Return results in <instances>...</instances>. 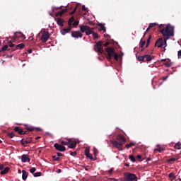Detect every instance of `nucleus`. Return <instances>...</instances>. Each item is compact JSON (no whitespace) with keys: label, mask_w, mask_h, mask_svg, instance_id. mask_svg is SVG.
I'll return each mask as SVG.
<instances>
[{"label":"nucleus","mask_w":181,"mask_h":181,"mask_svg":"<svg viewBox=\"0 0 181 181\" xmlns=\"http://www.w3.org/2000/svg\"><path fill=\"white\" fill-rule=\"evenodd\" d=\"M21 160L23 163H30V158H29V156L26 155V154H23L22 155V158H21Z\"/></svg>","instance_id":"14"},{"label":"nucleus","mask_w":181,"mask_h":181,"mask_svg":"<svg viewBox=\"0 0 181 181\" xmlns=\"http://www.w3.org/2000/svg\"><path fill=\"white\" fill-rule=\"evenodd\" d=\"M25 47V45L24 44L21 43V44H18V45H16V49H23Z\"/></svg>","instance_id":"30"},{"label":"nucleus","mask_w":181,"mask_h":181,"mask_svg":"<svg viewBox=\"0 0 181 181\" xmlns=\"http://www.w3.org/2000/svg\"><path fill=\"white\" fill-rule=\"evenodd\" d=\"M25 129L29 132H33V131H36V132H40V131H42L40 127H35L33 126H28V125H25Z\"/></svg>","instance_id":"9"},{"label":"nucleus","mask_w":181,"mask_h":181,"mask_svg":"<svg viewBox=\"0 0 181 181\" xmlns=\"http://www.w3.org/2000/svg\"><path fill=\"white\" fill-rule=\"evenodd\" d=\"M169 78V75H167L165 76H163V81H166V79Z\"/></svg>","instance_id":"51"},{"label":"nucleus","mask_w":181,"mask_h":181,"mask_svg":"<svg viewBox=\"0 0 181 181\" xmlns=\"http://www.w3.org/2000/svg\"><path fill=\"white\" fill-rule=\"evenodd\" d=\"M151 39H152V35H150L148 36V39L147 40V42H146V48H148L149 47V45H150L151 41Z\"/></svg>","instance_id":"26"},{"label":"nucleus","mask_w":181,"mask_h":181,"mask_svg":"<svg viewBox=\"0 0 181 181\" xmlns=\"http://www.w3.org/2000/svg\"><path fill=\"white\" fill-rule=\"evenodd\" d=\"M49 37H50V35L49 32H43L40 40L42 42V43H45L46 42L48 41Z\"/></svg>","instance_id":"8"},{"label":"nucleus","mask_w":181,"mask_h":181,"mask_svg":"<svg viewBox=\"0 0 181 181\" xmlns=\"http://www.w3.org/2000/svg\"><path fill=\"white\" fill-rule=\"evenodd\" d=\"M8 47L13 49L16 47V45L13 44L11 41H8Z\"/></svg>","instance_id":"40"},{"label":"nucleus","mask_w":181,"mask_h":181,"mask_svg":"<svg viewBox=\"0 0 181 181\" xmlns=\"http://www.w3.org/2000/svg\"><path fill=\"white\" fill-rule=\"evenodd\" d=\"M168 177L175 179L176 176L175 175L174 173H170V174L168 175Z\"/></svg>","instance_id":"39"},{"label":"nucleus","mask_w":181,"mask_h":181,"mask_svg":"<svg viewBox=\"0 0 181 181\" xmlns=\"http://www.w3.org/2000/svg\"><path fill=\"white\" fill-rule=\"evenodd\" d=\"M80 31L81 33H86V35H90L93 34V36L94 38L97 39L98 38L99 35L97 33L93 32L94 28H91L89 26L87 25H79Z\"/></svg>","instance_id":"3"},{"label":"nucleus","mask_w":181,"mask_h":181,"mask_svg":"<svg viewBox=\"0 0 181 181\" xmlns=\"http://www.w3.org/2000/svg\"><path fill=\"white\" fill-rule=\"evenodd\" d=\"M16 49H16V46H14L13 47V49H8V51H10V50H12V51H16Z\"/></svg>","instance_id":"52"},{"label":"nucleus","mask_w":181,"mask_h":181,"mask_svg":"<svg viewBox=\"0 0 181 181\" xmlns=\"http://www.w3.org/2000/svg\"><path fill=\"white\" fill-rule=\"evenodd\" d=\"M124 179L126 181H137L136 175L132 173H127L124 175Z\"/></svg>","instance_id":"6"},{"label":"nucleus","mask_w":181,"mask_h":181,"mask_svg":"<svg viewBox=\"0 0 181 181\" xmlns=\"http://www.w3.org/2000/svg\"><path fill=\"white\" fill-rule=\"evenodd\" d=\"M129 158L132 162H136V158L133 155L129 156Z\"/></svg>","instance_id":"35"},{"label":"nucleus","mask_w":181,"mask_h":181,"mask_svg":"<svg viewBox=\"0 0 181 181\" xmlns=\"http://www.w3.org/2000/svg\"><path fill=\"white\" fill-rule=\"evenodd\" d=\"M109 45H110V42H106L103 45V47H108Z\"/></svg>","instance_id":"55"},{"label":"nucleus","mask_w":181,"mask_h":181,"mask_svg":"<svg viewBox=\"0 0 181 181\" xmlns=\"http://www.w3.org/2000/svg\"><path fill=\"white\" fill-rule=\"evenodd\" d=\"M4 169V164H0V170H3Z\"/></svg>","instance_id":"53"},{"label":"nucleus","mask_w":181,"mask_h":181,"mask_svg":"<svg viewBox=\"0 0 181 181\" xmlns=\"http://www.w3.org/2000/svg\"><path fill=\"white\" fill-rule=\"evenodd\" d=\"M66 12V10H62L61 11H59L55 16L57 17L59 16H62Z\"/></svg>","instance_id":"29"},{"label":"nucleus","mask_w":181,"mask_h":181,"mask_svg":"<svg viewBox=\"0 0 181 181\" xmlns=\"http://www.w3.org/2000/svg\"><path fill=\"white\" fill-rule=\"evenodd\" d=\"M71 31V28H64L61 30V33L62 35H65L66 33H69Z\"/></svg>","instance_id":"19"},{"label":"nucleus","mask_w":181,"mask_h":181,"mask_svg":"<svg viewBox=\"0 0 181 181\" xmlns=\"http://www.w3.org/2000/svg\"><path fill=\"white\" fill-rule=\"evenodd\" d=\"M9 170H10L9 167H5V168L1 171L0 174L6 175V173H8L9 172Z\"/></svg>","instance_id":"23"},{"label":"nucleus","mask_w":181,"mask_h":181,"mask_svg":"<svg viewBox=\"0 0 181 181\" xmlns=\"http://www.w3.org/2000/svg\"><path fill=\"white\" fill-rule=\"evenodd\" d=\"M74 21H75V18H74L73 16H72L71 18H69V21H68V25H69V27H71L72 23H73V22H74Z\"/></svg>","instance_id":"24"},{"label":"nucleus","mask_w":181,"mask_h":181,"mask_svg":"<svg viewBox=\"0 0 181 181\" xmlns=\"http://www.w3.org/2000/svg\"><path fill=\"white\" fill-rule=\"evenodd\" d=\"M21 144L24 147L28 146V144H32V137L26 138L25 140V139H22V140L21 141Z\"/></svg>","instance_id":"10"},{"label":"nucleus","mask_w":181,"mask_h":181,"mask_svg":"<svg viewBox=\"0 0 181 181\" xmlns=\"http://www.w3.org/2000/svg\"><path fill=\"white\" fill-rule=\"evenodd\" d=\"M138 60H139V62H146L145 61V55L139 56L138 57Z\"/></svg>","instance_id":"33"},{"label":"nucleus","mask_w":181,"mask_h":181,"mask_svg":"<svg viewBox=\"0 0 181 181\" xmlns=\"http://www.w3.org/2000/svg\"><path fill=\"white\" fill-rule=\"evenodd\" d=\"M136 145L135 143H129V144H127L125 145V147L127 148V149H129V148H131L132 146H134Z\"/></svg>","instance_id":"31"},{"label":"nucleus","mask_w":181,"mask_h":181,"mask_svg":"<svg viewBox=\"0 0 181 181\" xmlns=\"http://www.w3.org/2000/svg\"><path fill=\"white\" fill-rule=\"evenodd\" d=\"M71 36L74 38H81L83 37V35L80 31H74L71 33Z\"/></svg>","instance_id":"13"},{"label":"nucleus","mask_w":181,"mask_h":181,"mask_svg":"<svg viewBox=\"0 0 181 181\" xmlns=\"http://www.w3.org/2000/svg\"><path fill=\"white\" fill-rule=\"evenodd\" d=\"M71 142V139H68L67 141H62L61 144L64 146H68Z\"/></svg>","instance_id":"28"},{"label":"nucleus","mask_w":181,"mask_h":181,"mask_svg":"<svg viewBox=\"0 0 181 181\" xmlns=\"http://www.w3.org/2000/svg\"><path fill=\"white\" fill-rule=\"evenodd\" d=\"M136 158H139V159H141L142 158L141 155H137Z\"/></svg>","instance_id":"59"},{"label":"nucleus","mask_w":181,"mask_h":181,"mask_svg":"<svg viewBox=\"0 0 181 181\" xmlns=\"http://www.w3.org/2000/svg\"><path fill=\"white\" fill-rule=\"evenodd\" d=\"M177 56H178V59H180V57H181V50L178 51Z\"/></svg>","instance_id":"57"},{"label":"nucleus","mask_w":181,"mask_h":181,"mask_svg":"<svg viewBox=\"0 0 181 181\" xmlns=\"http://www.w3.org/2000/svg\"><path fill=\"white\" fill-rule=\"evenodd\" d=\"M145 59H146V62H151L152 61L153 58L151 55H149L148 54H146V55H144Z\"/></svg>","instance_id":"25"},{"label":"nucleus","mask_w":181,"mask_h":181,"mask_svg":"<svg viewBox=\"0 0 181 181\" xmlns=\"http://www.w3.org/2000/svg\"><path fill=\"white\" fill-rule=\"evenodd\" d=\"M116 140L117 141L110 140L111 144H112L113 147H116L117 149H118L119 151H123L124 148H122V146L127 141L126 137L124 136L119 134L117 136Z\"/></svg>","instance_id":"2"},{"label":"nucleus","mask_w":181,"mask_h":181,"mask_svg":"<svg viewBox=\"0 0 181 181\" xmlns=\"http://www.w3.org/2000/svg\"><path fill=\"white\" fill-rule=\"evenodd\" d=\"M98 26H99V27L100 28V29H99V31L103 30V33H106L107 29H106V28L105 27V24L98 23Z\"/></svg>","instance_id":"20"},{"label":"nucleus","mask_w":181,"mask_h":181,"mask_svg":"<svg viewBox=\"0 0 181 181\" xmlns=\"http://www.w3.org/2000/svg\"><path fill=\"white\" fill-rule=\"evenodd\" d=\"M60 9L59 7H57L56 8V7H52V13H49V15L51 16H54V13L55 12V10H59Z\"/></svg>","instance_id":"32"},{"label":"nucleus","mask_w":181,"mask_h":181,"mask_svg":"<svg viewBox=\"0 0 181 181\" xmlns=\"http://www.w3.org/2000/svg\"><path fill=\"white\" fill-rule=\"evenodd\" d=\"M35 172H36V168H35V167H33V168H31V169L30 170V173H32V174L35 173Z\"/></svg>","instance_id":"47"},{"label":"nucleus","mask_w":181,"mask_h":181,"mask_svg":"<svg viewBox=\"0 0 181 181\" xmlns=\"http://www.w3.org/2000/svg\"><path fill=\"white\" fill-rule=\"evenodd\" d=\"M8 137H9L10 139H13V138L15 136L14 132H12L8 133Z\"/></svg>","instance_id":"41"},{"label":"nucleus","mask_w":181,"mask_h":181,"mask_svg":"<svg viewBox=\"0 0 181 181\" xmlns=\"http://www.w3.org/2000/svg\"><path fill=\"white\" fill-rule=\"evenodd\" d=\"M113 172H114V168H111V169L108 170V171H107L108 174H110V175H111Z\"/></svg>","instance_id":"50"},{"label":"nucleus","mask_w":181,"mask_h":181,"mask_svg":"<svg viewBox=\"0 0 181 181\" xmlns=\"http://www.w3.org/2000/svg\"><path fill=\"white\" fill-rule=\"evenodd\" d=\"M146 40H141L140 41V47L144 48V45H146Z\"/></svg>","instance_id":"34"},{"label":"nucleus","mask_w":181,"mask_h":181,"mask_svg":"<svg viewBox=\"0 0 181 181\" xmlns=\"http://www.w3.org/2000/svg\"><path fill=\"white\" fill-rule=\"evenodd\" d=\"M178 159H179L178 156H175V158H169V159L167 160V163H170V164H172V163H173L174 162L177 161Z\"/></svg>","instance_id":"18"},{"label":"nucleus","mask_w":181,"mask_h":181,"mask_svg":"<svg viewBox=\"0 0 181 181\" xmlns=\"http://www.w3.org/2000/svg\"><path fill=\"white\" fill-rule=\"evenodd\" d=\"M53 161H59L60 158L56 157V156H52Z\"/></svg>","instance_id":"44"},{"label":"nucleus","mask_w":181,"mask_h":181,"mask_svg":"<svg viewBox=\"0 0 181 181\" xmlns=\"http://www.w3.org/2000/svg\"><path fill=\"white\" fill-rule=\"evenodd\" d=\"M94 49L96 52L103 54L104 52L103 41L100 40L96 42V45L94 46Z\"/></svg>","instance_id":"5"},{"label":"nucleus","mask_w":181,"mask_h":181,"mask_svg":"<svg viewBox=\"0 0 181 181\" xmlns=\"http://www.w3.org/2000/svg\"><path fill=\"white\" fill-rule=\"evenodd\" d=\"M22 173H23V175H22L23 180H26L28 176V173L25 170H23Z\"/></svg>","instance_id":"21"},{"label":"nucleus","mask_w":181,"mask_h":181,"mask_svg":"<svg viewBox=\"0 0 181 181\" xmlns=\"http://www.w3.org/2000/svg\"><path fill=\"white\" fill-rule=\"evenodd\" d=\"M54 147L55 149H56L57 151H61V152H64V151H66V147L62 146V144L55 143V144H54Z\"/></svg>","instance_id":"11"},{"label":"nucleus","mask_w":181,"mask_h":181,"mask_svg":"<svg viewBox=\"0 0 181 181\" xmlns=\"http://www.w3.org/2000/svg\"><path fill=\"white\" fill-rule=\"evenodd\" d=\"M32 52H33L32 49H28V54H32Z\"/></svg>","instance_id":"61"},{"label":"nucleus","mask_w":181,"mask_h":181,"mask_svg":"<svg viewBox=\"0 0 181 181\" xmlns=\"http://www.w3.org/2000/svg\"><path fill=\"white\" fill-rule=\"evenodd\" d=\"M78 24H79V21H74L73 23L74 26H77V25H78Z\"/></svg>","instance_id":"49"},{"label":"nucleus","mask_w":181,"mask_h":181,"mask_svg":"<svg viewBox=\"0 0 181 181\" xmlns=\"http://www.w3.org/2000/svg\"><path fill=\"white\" fill-rule=\"evenodd\" d=\"M54 20H56L57 23L58 25H59V26H61V27H64V21L62 20V18H57V19L54 18Z\"/></svg>","instance_id":"17"},{"label":"nucleus","mask_w":181,"mask_h":181,"mask_svg":"<svg viewBox=\"0 0 181 181\" xmlns=\"http://www.w3.org/2000/svg\"><path fill=\"white\" fill-rule=\"evenodd\" d=\"M70 155H71V156H76V152H71V153H70Z\"/></svg>","instance_id":"54"},{"label":"nucleus","mask_w":181,"mask_h":181,"mask_svg":"<svg viewBox=\"0 0 181 181\" xmlns=\"http://www.w3.org/2000/svg\"><path fill=\"white\" fill-rule=\"evenodd\" d=\"M70 141L69 143V146L68 148H69L70 149H73L74 148L76 147V141H72L71 139H70Z\"/></svg>","instance_id":"16"},{"label":"nucleus","mask_w":181,"mask_h":181,"mask_svg":"<svg viewBox=\"0 0 181 181\" xmlns=\"http://www.w3.org/2000/svg\"><path fill=\"white\" fill-rule=\"evenodd\" d=\"M106 37H107V40L111 38L110 35H107Z\"/></svg>","instance_id":"62"},{"label":"nucleus","mask_w":181,"mask_h":181,"mask_svg":"<svg viewBox=\"0 0 181 181\" xmlns=\"http://www.w3.org/2000/svg\"><path fill=\"white\" fill-rule=\"evenodd\" d=\"M175 181H181V178H178L177 180Z\"/></svg>","instance_id":"64"},{"label":"nucleus","mask_w":181,"mask_h":181,"mask_svg":"<svg viewBox=\"0 0 181 181\" xmlns=\"http://www.w3.org/2000/svg\"><path fill=\"white\" fill-rule=\"evenodd\" d=\"M62 173V170L58 169V170H57V173Z\"/></svg>","instance_id":"60"},{"label":"nucleus","mask_w":181,"mask_h":181,"mask_svg":"<svg viewBox=\"0 0 181 181\" xmlns=\"http://www.w3.org/2000/svg\"><path fill=\"white\" fill-rule=\"evenodd\" d=\"M17 38H22L23 40L25 39V35H23L21 32L14 33L13 39L16 40Z\"/></svg>","instance_id":"12"},{"label":"nucleus","mask_w":181,"mask_h":181,"mask_svg":"<svg viewBox=\"0 0 181 181\" xmlns=\"http://www.w3.org/2000/svg\"><path fill=\"white\" fill-rule=\"evenodd\" d=\"M8 46L7 45H4V46H3V47H1V50H2V51H6V50L8 49Z\"/></svg>","instance_id":"48"},{"label":"nucleus","mask_w":181,"mask_h":181,"mask_svg":"<svg viewBox=\"0 0 181 181\" xmlns=\"http://www.w3.org/2000/svg\"><path fill=\"white\" fill-rule=\"evenodd\" d=\"M77 8H78V5H76V6H75V8L74 9L73 11H71V12L70 13V15H74V14L76 12Z\"/></svg>","instance_id":"45"},{"label":"nucleus","mask_w":181,"mask_h":181,"mask_svg":"<svg viewBox=\"0 0 181 181\" xmlns=\"http://www.w3.org/2000/svg\"><path fill=\"white\" fill-rule=\"evenodd\" d=\"M164 151L163 147H159L158 148L154 149V151H158L159 153H162Z\"/></svg>","instance_id":"37"},{"label":"nucleus","mask_w":181,"mask_h":181,"mask_svg":"<svg viewBox=\"0 0 181 181\" xmlns=\"http://www.w3.org/2000/svg\"><path fill=\"white\" fill-rule=\"evenodd\" d=\"M174 148L176 150H180L181 149V144L180 142H177V144H175Z\"/></svg>","instance_id":"27"},{"label":"nucleus","mask_w":181,"mask_h":181,"mask_svg":"<svg viewBox=\"0 0 181 181\" xmlns=\"http://www.w3.org/2000/svg\"><path fill=\"white\" fill-rule=\"evenodd\" d=\"M172 64H173L172 62H170V63L165 62V63L164 64V65H165L166 67H171V66H172Z\"/></svg>","instance_id":"46"},{"label":"nucleus","mask_w":181,"mask_h":181,"mask_svg":"<svg viewBox=\"0 0 181 181\" xmlns=\"http://www.w3.org/2000/svg\"><path fill=\"white\" fill-rule=\"evenodd\" d=\"M124 166L129 168V164L126 163V164H124Z\"/></svg>","instance_id":"63"},{"label":"nucleus","mask_w":181,"mask_h":181,"mask_svg":"<svg viewBox=\"0 0 181 181\" xmlns=\"http://www.w3.org/2000/svg\"><path fill=\"white\" fill-rule=\"evenodd\" d=\"M82 9H83V11H87V8H86V7L85 5H83V6H82Z\"/></svg>","instance_id":"58"},{"label":"nucleus","mask_w":181,"mask_h":181,"mask_svg":"<svg viewBox=\"0 0 181 181\" xmlns=\"http://www.w3.org/2000/svg\"><path fill=\"white\" fill-rule=\"evenodd\" d=\"M85 156H90V149L89 148H86V149H85Z\"/></svg>","instance_id":"38"},{"label":"nucleus","mask_w":181,"mask_h":181,"mask_svg":"<svg viewBox=\"0 0 181 181\" xmlns=\"http://www.w3.org/2000/svg\"><path fill=\"white\" fill-rule=\"evenodd\" d=\"M33 176H34V177H40V176H42V172H37V173H35V174H33Z\"/></svg>","instance_id":"43"},{"label":"nucleus","mask_w":181,"mask_h":181,"mask_svg":"<svg viewBox=\"0 0 181 181\" xmlns=\"http://www.w3.org/2000/svg\"><path fill=\"white\" fill-rule=\"evenodd\" d=\"M98 153V149L96 148H93V155L95 156V158H97V155Z\"/></svg>","instance_id":"42"},{"label":"nucleus","mask_w":181,"mask_h":181,"mask_svg":"<svg viewBox=\"0 0 181 181\" xmlns=\"http://www.w3.org/2000/svg\"><path fill=\"white\" fill-rule=\"evenodd\" d=\"M106 52H107V59L111 60L112 57H114L115 60L118 61L119 55L118 53L115 52V49L112 47H108L105 48Z\"/></svg>","instance_id":"4"},{"label":"nucleus","mask_w":181,"mask_h":181,"mask_svg":"<svg viewBox=\"0 0 181 181\" xmlns=\"http://www.w3.org/2000/svg\"><path fill=\"white\" fill-rule=\"evenodd\" d=\"M156 25H158V24L156 23H150L149 25H148V28L146 29V32H148L151 29H152V28H154Z\"/></svg>","instance_id":"22"},{"label":"nucleus","mask_w":181,"mask_h":181,"mask_svg":"<svg viewBox=\"0 0 181 181\" xmlns=\"http://www.w3.org/2000/svg\"><path fill=\"white\" fill-rule=\"evenodd\" d=\"M164 27H165V25H163V24H160L158 26V30L160 33H161L163 37H168V39L170 37H174L175 28L173 26L170 25V24H167L166 27L165 28H164Z\"/></svg>","instance_id":"1"},{"label":"nucleus","mask_w":181,"mask_h":181,"mask_svg":"<svg viewBox=\"0 0 181 181\" xmlns=\"http://www.w3.org/2000/svg\"><path fill=\"white\" fill-rule=\"evenodd\" d=\"M57 157H62L64 156V155L62 153H57Z\"/></svg>","instance_id":"56"},{"label":"nucleus","mask_w":181,"mask_h":181,"mask_svg":"<svg viewBox=\"0 0 181 181\" xmlns=\"http://www.w3.org/2000/svg\"><path fill=\"white\" fill-rule=\"evenodd\" d=\"M14 131L16 132H18L20 135H24L27 134V132H23V130L22 129H20L19 127H16Z\"/></svg>","instance_id":"15"},{"label":"nucleus","mask_w":181,"mask_h":181,"mask_svg":"<svg viewBox=\"0 0 181 181\" xmlns=\"http://www.w3.org/2000/svg\"><path fill=\"white\" fill-rule=\"evenodd\" d=\"M86 157H88V158H90V160H93L95 161L97 160V158H93L92 155L89 153V155H88Z\"/></svg>","instance_id":"36"},{"label":"nucleus","mask_w":181,"mask_h":181,"mask_svg":"<svg viewBox=\"0 0 181 181\" xmlns=\"http://www.w3.org/2000/svg\"><path fill=\"white\" fill-rule=\"evenodd\" d=\"M165 45V47L167 45V39H163V38H158L156 41L155 47H157L158 48H162L163 46Z\"/></svg>","instance_id":"7"}]
</instances>
